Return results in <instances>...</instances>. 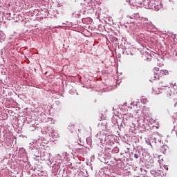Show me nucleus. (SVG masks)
Listing matches in <instances>:
<instances>
[{"label":"nucleus","mask_w":177,"mask_h":177,"mask_svg":"<svg viewBox=\"0 0 177 177\" xmlns=\"http://www.w3.org/2000/svg\"><path fill=\"white\" fill-rule=\"evenodd\" d=\"M165 99H171V95L172 94V91L170 88H167L164 91Z\"/></svg>","instance_id":"obj_1"},{"label":"nucleus","mask_w":177,"mask_h":177,"mask_svg":"<svg viewBox=\"0 0 177 177\" xmlns=\"http://www.w3.org/2000/svg\"><path fill=\"white\" fill-rule=\"evenodd\" d=\"M151 81H156V80H160V76L158 75V73L153 72L151 75Z\"/></svg>","instance_id":"obj_2"},{"label":"nucleus","mask_w":177,"mask_h":177,"mask_svg":"<svg viewBox=\"0 0 177 177\" xmlns=\"http://www.w3.org/2000/svg\"><path fill=\"white\" fill-rule=\"evenodd\" d=\"M160 74H162V75H167V74H168V71H165V70H161L160 71Z\"/></svg>","instance_id":"obj_3"},{"label":"nucleus","mask_w":177,"mask_h":177,"mask_svg":"<svg viewBox=\"0 0 177 177\" xmlns=\"http://www.w3.org/2000/svg\"><path fill=\"white\" fill-rule=\"evenodd\" d=\"M155 93L156 95H160V93H161V92L160 91V88H158V90L155 91Z\"/></svg>","instance_id":"obj_4"},{"label":"nucleus","mask_w":177,"mask_h":177,"mask_svg":"<svg viewBox=\"0 0 177 177\" xmlns=\"http://www.w3.org/2000/svg\"><path fill=\"white\" fill-rule=\"evenodd\" d=\"M139 156H140L139 153H135V154H134L135 158H139Z\"/></svg>","instance_id":"obj_5"},{"label":"nucleus","mask_w":177,"mask_h":177,"mask_svg":"<svg viewBox=\"0 0 177 177\" xmlns=\"http://www.w3.org/2000/svg\"><path fill=\"white\" fill-rule=\"evenodd\" d=\"M117 48H118V49H120V46L119 45L115 46V50H117Z\"/></svg>","instance_id":"obj_6"},{"label":"nucleus","mask_w":177,"mask_h":177,"mask_svg":"<svg viewBox=\"0 0 177 177\" xmlns=\"http://www.w3.org/2000/svg\"><path fill=\"white\" fill-rule=\"evenodd\" d=\"M146 142L148 145H149V146H151V142H150V141L147 142V140H146Z\"/></svg>","instance_id":"obj_7"},{"label":"nucleus","mask_w":177,"mask_h":177,"mask_svg":"<svg viewBox=\"0 0 177 177\" xmlns=\"http://www.w3.org/2000/svg\"><path fill=\"white\" fill-rule=\"evenodd\" d=\"M155 70H157V71H158V68H155Z\"/></svg>","instance_id":"obj_8"}]
</instances>
